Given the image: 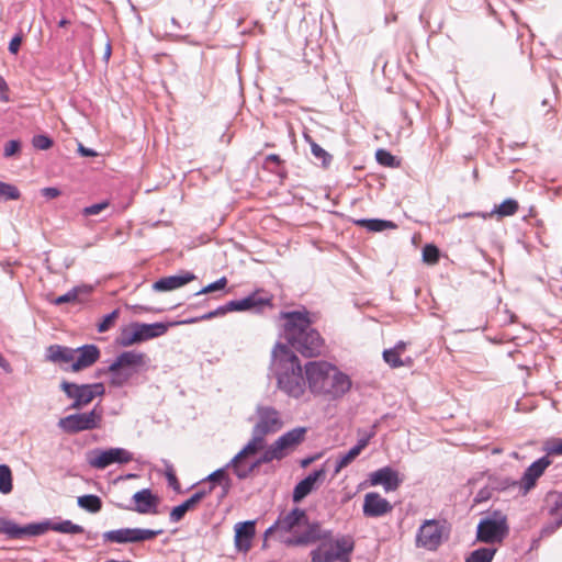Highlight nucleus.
<instances>
[{"label": "nucleus", "mask_w": 562, "mask_h": 562, "mask_svg": "<svg viewBox=\"0 0 562 562\" xmlns=\"http://www.w3.org/2000/svg\"><path fill=\"white\" fill-rule=\"evenodd\" d=\"M315 543L318 546L310 553L312 562H349L355 549V541L350 536L334 538L333 530L323 528L318 521H313L302 533L284 541L286 547H307Z\"/></svg>", "instance_id": "1"}, {"label": "nucleus", "mask_w": 562, "mask_h": 562, "mask_svg": "<svg viewBox=\"0 0 562 562\" xmlns=\"http://www.w3.org/2000/svg\"><path fill=\"white\" fill-rule=\"evenodd\" d=\"M283 337L288 347H292L303 357L314 358L323 353L325 340L313 325L311 313L306 310L281 312Z\"/></svg>", "instance_id": "2"}, {"label": "nucleus", "mask_w": 562, "mask_h": 562, "mask_svg": "<svg viewBox=\"0 0 562 562\" xmlns=\"http://www.w3.org/2000/svg\"><path fill=\"white\" fill-rule=\"evenodd\" d=\"M272 370L277 386L289 397L300 398L304 395L307 381L297 356L285 345L278 342L272 350Z\"/></svg>", "instance_id": "3"}, {"label": "nucleus", "mask_w": 562, "mask_h": 562, "mask_svg": "<svg viewBox=\"0 0 562 562\" xmlns=\"http://www.w3.org/2000/svg\"><path fill=\"white\" fill-rule=\"evenodd\" d=\"M307 387L314 395L330 400L342 397L351 389V379L330 362L308 361L304 366Z\"/></svg>", "instance_id": "4"}, {"label": "nucleus", "mask_w": 562, "mask_h": 562, "mask_svg": "<svg viewBox=\"0 0 562 562\" xmlns=\"http://www.w3.org/2000/svg\"><path fill=\"white\" fill-rule=\"evenodd\" d=\"M272 306V295L267 294L263 290H257L240 300H232L217 308L207 312L201 316L191 317L183 323H198L207 321L217 316H223L228 312L255 311L260 312L263 307Z\"/></svg>", "instance_id": "5"}, {"label": "nucleus", "mask_w": 562, "mask_h": 562, "mask_svg": "<svg viewBox=\"0 0 562 562\" xmlns=\"http://www.w3.org/2000/svg\"><path fill=\"white\" fill-rule=\"evenodd\" d=\"M312 522L304 509L294 507L278 516L277 520L265 531V539L274 536L284 543L290 537L302 533Z\"/></svg>", "instance_id": "6"}, {"label": "nucleus", "mask_w": 562, "mask_h": 562, "mask_svg": "<svg viewBox=\"0 0 562 562\" xmlns=\"http://www.w3.org/2000/svg\"><path fill=\"white\" fill-rule=\"evenodd\" d=\"M146 355L135 350L123 351L103 372L110 373V384L122 387L138 372V368L145 364Z\"/></svg>", "instance_id": "7"}, {"label": "nucleus", "mask_w": 562, "mask_h": 562, "mask_svg": "<svg viewBox=\"0 0 562 562\" xmlns=\"http://www.w3.org/2000/svg\"><path fill=\"white\" fill-rule=\"evenodd\" d=\"M59 386L65 395L72 400L68 409L79 411L105 393L104 384L101 382L77 384L63 380Z\"/></svg>", "instance_id": "8"}, {"label": "nucleus", "mask_w": 562, "mask_h": 562, "mask_svg": "<svg viewBox=\"0 0 562 562\" xmlns=\"http://www.w3.org/2000/svg\"><path fill=\"white\" fill-rule=\"evenodd\" d=\"M508 532L506 516L501 510H494L491 516L480 520L476 539L488 544L498 543L507 537Z\"/></svg>", "instance_id": "9"}, {"label": "nucleus", "mask_w": 562, "mask_h": 562, "mask_svg": "<svg viewBox=\"0 0 562 562\" xmlns=\"http://www.w3.org/2000/svg\"><path fill=\"white\" fill-rule=\"evenodd\" d=\"M102 423V411L95 407L88 413H76L58 420V427L67 434H78L85 430L100 428Z\"/></svg>", "instance_id": "10"}, {"label": "nucleus", "mask_w": 562, "mask_h": 562, "mask_svg": "<svg viewBox=\"0 0 562 562\" xmlns=\"http://www.w3.org/2000/svg\"><path fill=\"white\" fill-rule=\"evenodd\" d=\"M162 530L143 529V528H120L103 532V542L111 543H134L151 540Z\"/></svg>", "instance_id": "11"}, {"label": "nucleus", "mask_w": 562, "mask_h": 562, "mask_svg": "<svg viewBox=\"0 0 562 562\" xmlns=\"http://www.w3.org/2000/svg\"><path fill=\"white\" fill-rule=\"evenodd\" d=\"M133 454L124 448L94 449L89 452L87 461L91 468L103 470L113 463H128Z\"/></svg>", "instance_id": "12"}, {"label": "nucleus", "mask_w": 562, "mask_h": 562, "mask_svg": "<svg viewBox=\"0 0 562 562\" xmlns=\"http://www.w3.org/2000/svg\"><path fill=\"white\" fill-rule=\"evenodd\" d=\"M257 423L252 427L254 432L262 436L274 434L283 427L281 414L278 409L269 405H257Z\"/></svg>", "instance_id": "13"}, {"label": "nucleus", "mask_w": 562, "mask_h": 562, "mask_svg": "<svg viewBox=\"0 0 562 562\" xmlns=\"http://www.w3.org/2000/svg\"><path fill=\"white\" fill-rule=\"evenodd\" d=\"M552 463L549 456H543L533 461L524 472L519 481H514L512 486L517 487L520 495H527L535 488L538 479L544 473L546 469Z\"/></svg>", "instance_id": "14"}, {"label": "nucleus", "mask_w": 562, "mask_h": 562, "mask_svg": "<svg viewBox=\"0 0 562 562\" xmlns=\"http://www.w3.org/2000/svg\"><path fill=\"white\" fill-rule=\"evenodd\" d=\"M442 541V526L435 519L426 520L418 529L416 543L427 550H436Z\"/></svg>", "instance_id": "15"}, {"label": "nucleus", "mask_w": 562, "mask_h": 562, "mask_svg": "<svg viewBox=\"0 0 562 562\" xmlns=\"http://www.w3.org/2000/svg\"><path fill=\"white\" fill-rule=\"evenodd\" d=\"M135 506H127L121 503H115V506L121 509L134 510L138 514H157V506L159 498L153 494L150 488H143L133 495Z\"/></svg>", "instance_id": "16"}, {"label": "nucleus", "mask_w": 562, "mask_h": 562, "mask_svg": "<svg viewBox=\"0 0 562 562\" xmlns=\"http://www.w3.org/2000/svg\"><path fill=\"white\" fill-rule=\"evenodd\" d=\"M369 482L372 486L382 485L385 492H394L400 487L403 480L397 471L387 465L371 472Z\"/></svg>", "instance_id": "17"}, {"label": "nucleus", "mask_w": 562, "mask_h": 562, "mask_svg": "<svg viewBox=\"0 0 562 562\" xmlns=\"http://www.w3.org/2000/svg\"><path fill=\"white\" fill-rule=\"evenodd\" d=\"M393 509L392 504L376 492H369L364 495L362 512L366 517H382Z\"/></svg>", "instance_id": "18"}, {"label": "nucleus", "mask_w": 562, "mask_h": 562, "mask_svg": "<svg viewBox=\"0 0 562 562\" xmlns=\"http://www.w3.org/2000/svg\"><path fill=\"white\" fill-rule=\"evenodd\" d=\"M183 321L172 322V323H153V324H145V323H132V328H135L139 342L146 341L153 338L160 337L165 335L169 327L177 326V325H189L190 323H183Z\"/></svg>", "instance_id": "19"}, {"label": "nucleus", "mask_w": 562, "mask_h": 562, "mask_svg": "<svg viewBox=\"0 0 562 562\" xmlns=\"http://www.w3.org/2000/svg\"><path fill=\"white\" fill-rule=\"evenodd\" d=\"M325 477H326V470L324 467L310 473L305 479L300 481L294 486V490L292 493L293 502L299 503L303 498H305L308 494H311L313 491H315L317 488V483L323 482L325 480Z\"/></svg>", "instance_id": "20"}, {"label": "nucleus", "mask_w": 562, "mask_h": 562, "mask_svg": "<svg viewBox=\"0 0 562 562\" xmlns=\"http://www.w3.org/2000/svg\"><path fill=\"white\" fill-rule=\"evenodd\" d=\"M100 358V349L93 345L88 344L75 348V360L69 369L72 372H79L94 364Z\"/></svg>", "instance_id": "21"}, {"label": "nucleus", "mask_w": 562, "mask_h": 562, "mask_svg": "<svg viewBox=\"0 0 562 562\" xmlns=\"http://www.w3.org/2000/svg\"><path fill=\"white\" fill-rule=\"evenodd\" d=\"M0 533L7 535L10 539H21L24 536L43 535V527L38 522L21 527L12 520L0 518Z\"/></svg>", "instance_id": "22"}, {"label": "nucleus", "mask_w": 562, "mask_h": 562, "mask_svg": "<svg viewBox=\"0 0 562 562\" xmlns=\"http://www.w3.org/2000/svg\"><path fill=\"white\" fill-rule=\"evenodd\" d=\"M375 428H376V425H373L370 432H368L366 436L361 437L358 440L356 446H353L347 453L342 454L337 460L335 469H334V475L338 474L344 468H346L348 464H350L360 454V452L369 445L370 440L376 434Z\"/></svg>", "instance_id": "23"}, {"label": "nucleus", "mask_w": 562, "mask_h": 562, "mask_svg": "<svg viewBox=\"0 0 562 562\" xmlns=\"http://www.w3.org/2000/svg\"><path fill=\"white\" fill-rule=\"evenodd\" d=\"M256 528L255 521L247 520L243 522H237L235 525V547L238 551L247 552L250 550L251 540L255 536Z\"/></svg>", "instance_id": "24"}, {"label": "nucleus", "mask_w": 562, "mask_h": 562, "mask_svg": "<svg viewBox=\"0 0 562 562\" xmlns=\"http://www.w3.org/2000/svg\"><path fill=\"white\" fill-rule=\"evenodd\" d=\"M195 278L196 276L190 271H186L179 276L164 277L154 282L153 289L158 292L172 291L193 281Z\"/></svg>", "instance_id": "25"}, {"label": "nucleus", "mask_w": 562, "mask_h": 562, "mask_svg": "<svg viewBox=\"0 0 562 562\" xmlns=\"http://www.w3.org/2000/svg\"><path fill=\"white\" fill-rule=\"evenodd\" d=\"M45 359L55 364H72L75 360V348L63 345H50L46 348Z\"/></svg>", "instance_id": "26"}, {"label": "nucleus", "mask_w": 562, "mask_h": 562, "mask_svg": "<svg viewBox=\"0 0 562 562\" xmlns=\"http://www.w3.org/2000/svg\"><path fill=\"white\" fill-rule=\"evenodd\" d=\"M43 527V533L47 530H53L61 533L77 535L82 533L83 527L80 525L74 524L71 520H63L59 522H53L50 520L38 522Z\"/></svg>", "instance_id": "27"}, {"label": "nucleus", "mask_w": 562, "mask_h": 562, "mask_svg": "<svg viewBox=\"0 0 562 562\" xmlns=\"http://www.w3.org/2000/svg\"><path fill=\"white\" fill-rule=\"evenodd\" d=\"M228 468L223 467L221 469H217L215 470L214 472H212L211 474H209L201 483H205L207 482L209 484H213L215 486V484H220L222 486V493L220 495V498H224L231 487H232V480L229 479L226 470Z\"/></svg>", "instance_id": "28"}, {"label": "nucleus", "mask_w": 562, "mask_h": 562, "mask_svg": "<svg viewBox=\"0 0 562 562\" xmlns=\"http://www.w3.org/2000/svg\"><path fill=\"white\" fill-rule=\"evenodd\" d=\"M353 223L359 227H364L370 232H383L385 229H395L397 225L387 220L380 218H360L353 221Z\"/></svg>", "instance_id": "29"}, {"label": "nucleus", "mask_w": 562, "mask_h": 562, "mask_svg": "<svg viewBox=\"0 0 562 562\" xmlns=\"http://www.w3.org/2000/svg\"><path fill=\"white\" fill-rule=\"evenodd\" d=\"M199 504L198 495H191L188 499H186L180 505L173 507L169 514V519L171 522L180 521L187 512L192 510Z\"/></svg>", "instance_id": "30"}, {"label": "nucleus", "mask_w": 562, "mask_h": 562, "mask_svg": "<svg viewBox=\"0 0 562 562\" xmlns=\"http://www.w3.org/2000/svg\"><path fill=\"white\" fill-rule=\"evenodd\" d=\"M77 504L79 507H81L92 514L99 513L102 508L101 498L93 494H87V495L79 496Z\"/></svg>", "instance_id": "31"}, {"label": "nucleus", "mask_w": 562, "mask_h": 562, "mask_svg": "<svg viewBox=\"0 0 562 562\" xmlns=\"http://www.w3.org/2000/svg\"><path fill=\"white\" fill-rule=\"evenodd\" d=\"M518 209H519V204L516 200L506 199L499 205H496L493 209L491 215L496 214L501 218L506 217V216H513L517 213Z\"/></svg>", "instance_id": "32"}, {"label": "nucleus", "mask_w": 562, "mask_h": 562, "mask_svg": "<svg viewBox=\"0 0 562 562\" xmlns=\"http://www.w3.org/2000/svg\"><path fill=\"white\" fill-rule=\"evenodd\" d=\"M13 490V475L8 464H0V493L10 494Z\"/></svg>", "instance_id": "33"}, {"label": "nucleus", "mask_w": 562, "mask_h": 562, "mask_svg": "<svg viewBox=\"0 0 562 562\" xmlns=\"http://www.w3.org/2000/svg\"><path fill=\"white\" fill-rule=\"evenodd\" d=\"M306 431L307 429L305 427H296L284 432L282 436L289 443V447L294 450L300 443L304 441Z\"/></svg>", "instance_id": "34"}, {"label": "nucleus", "mask_w": 562, "mask_h": 562, "mask_svg": "<svg viewBox=\"0 0 562 562\" xmlns=\"http://www.w3.org/2000/svg\"><path fill=\"white\" fill-rule=\"evenodd\" d=\"M495 553L494 548H479L470 553L465 562H492Z\"/></svg>", "instance_id": "35"}, {"label": "nucleus", "mask_w": 562, "mask_h": 562, "mask_svg": "<svg viewBox=\"0 0 562 562\" xmlns=\"http://www.w3.org/2000/svg\"><path fill=\"white\" fill-rule=\"evenodd\" d=\"M286 454L281 449L279 442L273 441L261 454V461L271 462L273 460H282Z\"/></svg>", "instance_id": "36"}, {"label": "nucleus", "mask_w": 562, "mask_h": 562, "mask_svg": "<svg viewBox=\"0 0 562 562\" xmlns=\"http://www.w3.org/2000/svg\"><path fill=\"white\" fill-rule=\"evenodd\" d=\"M305 139L311 146V151L316 159L322 160L323 166H328L331 161V155H329L322 146L315 143L310 136H305Z\"/></svg>", "instance_id": "37"}, {"label": "nucleus", "mask_w": 562, "mask_h": 562, "mask_svg": "<svg viewBox=\"0 0 562 562\" xmlns=\"http://www.w3.org/2000/svg\"><path fill=\"white\" fill-rule=\"evenodd\" d=\"M20 198L21 192L14 184L0 181V199L10 201L19 200Z\"/></svg>", "instance_id": "38"}, {"label": "nucleus", "mask_w": 562, "mask_h": 562, "mask_svg": "<svg viewBox=\"0 0 562 562\" xmlns=\"http://www.w3.org/2000/svg\"><path fill=\"white\" fill-rule=\"evenodd\" d=\"M263 442L265 436L252 431L251 439L243 448L244 452H247L248 454H255L258 450H260L263 447Z\"/></svg>", "instance_id": "39"}, {"label": "nucleus", "mask_w": 562, "mask_h": 562, "mask_svg": "<svg viewBox=\"0 0 562 562\" xmlns=\"http://www.w3.org/2000/svg\"><path fill=\"white\" fill-rule=\"evenodd\" d=\"M138 342H139V339H138L137 333H136L135 328H132V325L130 326V328L122 330L120 340H119V344L121 346L128 347V346H132V345L138 344Z\"/></svg>", "instance_id": "40"}, {"label": "nucleus", "mask_w": 562, "mask_h": 562, "mask_svg": "<svg viewBox=\"0 0 562 562\" xmlns=\"http://www.w3.org/2000/svg\"><path fill=\"white\" fill-rule=\"evenodd\" d=\"M263 463H269L268 461H261V456L256 460L254 461L252 463H250L249 465H244V467H236V476L239 479V480H245L247 479L259 465L263 464Z\"/></svg>", "instance_id": "41"}, {"label": "nucleus", "mask_w": 562, "mask_h": 562, "mask_svg": "<svg viewBox=\"0 0 562 562\" xmlns=\"http://www.w3.org/2000/svg\"><path fill=\"white\" fill-rule=\"evenodd\" d=\"M376 161L385 167H397L400 162L390 151L385 149H378L375 153Z\"/></svg>", "instance_id": "42"}, {"label": "nucleus", "mask_w": 562, "mask_h": 562, "mask_svg": "<svg viewBox=\"0 0 562 562\" xmlns=\"http://www.w3.org/2000/svg\"><path fill=\"white\" fill-rule=\"evenodd\" d=\"M383 359L391 368H400L404 366L401 355L392 348L383 351Z\"/></svg>", "instance_id": "43"}, {"label": "nucleus", "mask_w": 562, "mask_h": 562, "mask_svg": "<svg viewBox=\"0 0 562 562\" xmlns=\"http://www.w3.org/2000/svg\"><path fill=\"white\" fill-rule=\"evenodd\" d=\"M81 291V288L79 286H76V288H72L71 290H69L67 293L56 297L54 300V303L56 305H61L64 303H72V302H77L78 301V295H79V292Z\"/></svg>", "instance_id": "44"}, {"label": "nucleus", "mask_w": 562, "mask_h": 562, "mask_svg": "<svg viewBox=\"0 0 562 562\" xmlns=\"http://www.w3.org/2000/svg\"><path fill=\"white\" fill-rule=\"evenodd\" d=\"M423 259L428 263H436L439 260V249L435 245H426L423 248Z\"/></svg>", "instance_id": "45"}, {"label": "nucleus", "mask_w": 562, "mask_h": 562, "mask_svg": "<svg viewBox=\"0 0 562 562\" xmlns=\"http://www.w3.org/2000/svg\"><path fill=\"white\" fill-rule=\"evenodd\" d=\"M226 284H227V279L225 277H222L218 280H216L215 282H212V283L207 284L206 286L202 288L200 291H198L195 293V295L206 294V293L222 290L226 286Z\"/></svg>", "instance_id": "46"}, {"label": "nucleus", "mask_w": 562, "mask_h": 562, "mask_svg": "<svg viewBox=\"0 0 562 562\" xmlns=\"http://www.w3.org/2000/svg\"><path fill=\"white\" fill-rule=\"evenodd\" d=\"M32 145L40 150H46L53 146V139L47 135H35L32 139Z\"/></svg>", "instance_id": "47"}, {"label": "nucleus", "mask_w": 562, "mask_h": 562, "mask_svg": "<svg viewBox=\"0 0 562 562\" xmlns=\"http://www.w3.org/2000/svg\"><path fill=\"white\" fill-rule=\"evenodd\" d=\"M21 151V142L18 139H11L5 143L3 148V157L10 158L13 157Z\"/></svg>", "instance_id": "48"}, {"label": "nucleus", "mask_w": 562, "mask_h": 562, "mask_svg": "<svg viewBox=\"0 0 562 562\" xmlns=\"http://www.w3.org/2000/svg\"><path fill=\"white\" fill-rule=\"evenodd\" d=\"M119 316V310H114L110 314L105 315L101 323L98 324V331L99 333H105L110 329V327L113 325L114 321Z\"/></svg>", "instance_id": "49"}, {"label": "nucleus", "mask_w": 562, "mask_h": 562, "mask_svg": "<svg viewBox=\"0 0 562 562\" xmlns=\"http://www.w3.org/2000/svg\"><path fill=\"white\" fill-rule=\"evenodd\" d=\"M110 205L109 201H102L82 209V215L92 216L101 213Z\"/></svg>", "instance_id": "50"}, {"label": "nucleus", "mask_w": 562, "mask_h": 562, "mask_svg": "<svg viewBox=\"0 0 562 562\" xmlns=\"http://www.w3.org/2000/svg\"><path fill=\"white\" fill-rule=\"evenodd\" d=\"M544 450L548 456H562V438L553 439L544 443Z\"/></svg>", "instance_id": "51"}, {"label": "nucleus", "mask_w": 562, "mask_h": 562, "mask_svg": "<svg viewBox=\"0 0 562 562\" xmlns=\"http://www.w3.org/2000/svg\"><path fill=\"white\" fill-rule=\"evenodd\" d=\"M166 477H167L169 486L177 493H180V483L177 479V475L175 473L172 465L167 467Z\"/></svg>", "instance_id": "52"}, {"label": "nucleus", "mask_w": 562, "mask_h": 562, "mask_svg": "<svg viewBox=\"0 0 562 562\" xmlns=\"http://www.w3.org/2000/svg\"><path fill=\"white\" fill-rule=\"evenodd\" d=\"M555 495V499L553 505L550 508V515L557 516L562 520V493H553Z\"/></svg>", "instance_id": "53"}, {"label": "nucleus", "mask_w": 562, "mask_h": 562, "mask_svg": "<svg viewBox=\"0 0 562 562\" xmlns=\"http://www.w3.org/2000/svg\"><path fill=\"white\" fill-rule=\"evenodd\" d=\"M249 456L247 452H244L241 449L227 464L226 468H233L234 473L236 474V467H244L243 459Z\"/></svg>", "instance_id": "54"}, {"label": "nucleus", "mask_w": 562, "mask_h": 562, "mask_svg": "<svg viewBox=\"0 0 562 562\" xmlns=\"http://www.w3.org/2000/svg\"><path fill=\"white\" fill-rule=\"evenodd\" d=\"M561 527H562V520L560 518H557L553 522H550L549 525L544 526L541 529V536H543V537L551 536Z\"/></svg>", "instance_id": "55"}, {"label": "nucleus", "mask_w": 562, "mask_h": 562, "mask_svg": "<svg viewBox=\"0 0 562 562\" xmlns=\"http://www.w3.org/2000/svg\"><path fill=\"white\" fill-rule=\"evenodd\" d=\"M21 43H22L21 34H16L15 36H13L9 43V47H8L9 52L14 55L18 54Z\"/></svg>", "instance_id": "56"}, {"label": "nucleus", "mask_w": 562, "mask_h": 562, "mask_svg": "<svg viewBox=\"0 0 562 562\" xmlns=\"http://www.w3.org/2000/svg\"><path fill=\"white\" fill-rule=\"evenodd\" d=\"M41 193L46 199H55L60 195V190L55 187H46L41 190Z\"/></svg>", "instance_id": "57"}, {"label": "nucleus", "mask_w": 562, "mask_h": 562, "mask_svg": "<svg viewBox=\"0 0 562 562\" xmlns=\"http://www.w3.org/2000/svg\"><path fill=\"white\" fill-rule=\"evenodd\" d=\"M214 490L213 484H207V486L200 487L193 495H198L199 503L205 498L207 495H210Z\"/></svg>", "instance_id": "58"}, {"label": "nucleus", "mask_w": 562, "mask_h": 562, "mask_svg": "<svg viewBox=\"0 0 562 562\" xmlns=\"http://www.w3.org/2000/svg\"><path fill=\"white\" fill-rule=\"evenodd\" d=\"M282 162L281 158L279 155L277 154H270L266 157L265 159V164H263V167L266 169H269V164H274L277 166H279L280 164Z\"/></svg>", "instance_id": "59"}, {"label": "nucleus", "mask_w": 562, "mask_h": 562, "mask_svg": "<svg viewBox=\"0 0 562 562\" xmlns=\"http://www.w3.org/2000/svg\"><path fill=\"white\" fill-rule=\"evenodd\" d=\"M7 90H8L7 83L3 80V78L0 76V101H3V102L9 101Z\"/></svg>", "instance_id": "60"}, {"label": "nucleus", "mask_w": 562, "mask_h": 562, "mask_svg": "<svg viewBox=\"0 0 562 562\" xmlns=\"http://www.w3.org/2000/svg\"><path fill=\"white\" fill-rule=\"evenodd\" d=\"M78 151L83 157H94V156H97V153L93 149L87 148L82 144H79Z\"/></svg>", "instance_id": "61"}, {"label": "nucleus", "mask_w": 562, "mask_h": 562, "mask_svg": "<svg viewBox=\"0 0 562 562\" xmlns=\"http://www.w3.org/2000/svg\"><path fill=\"white\" fill-rule=\"evenodd\" d=\"M0 368L3 369L5 373L12 372V367L10 362L0 353Z\"/></svg>", "instance_id": "62"}, {"label": "nucleus", "mask_w": 562, "mask_h": 562, "mask_svg": "<svg viewBox=\"0 0 562 562\" xmlns=\"http://www.w3.org/2000/svg\"><path fill=\"white\" fill-rule=\"evenodd\" d=\"M470 216H479V217H482L483 220H485L487 217L486 214L480 213V212L460 213L456 217L461 220V218H465V217H470Z\"/></svg>", "instance_id": "63"}, {"label": "nucleus", "mask_w": 562, "mask_h": 562, "mask_svg": "<svg viewBox=\"0 0 562 562\" xmlns=\"http://www.w3.org/2000/svg\"><path fill=\"white\" fill-rule=\"evenodd\" d=\"M277 441L279 442L281 449L283 450V452L288 456L290 453V451H292V449L289 447V443L285 441V439L283 438V436H280Z\"/></svg>", "instance_id": "64"}]
</instances>
